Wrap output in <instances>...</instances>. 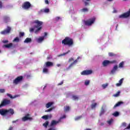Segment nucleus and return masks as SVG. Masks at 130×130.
<instances>
[{"instance_id":"f257e3e1","label":"nucleus","mask_w":130,"mask_h":130,"mask_svg":"<svg viewBox=\"0 0 130 130\" xmlns=\"http://www.w3.org/2000/svg\"><path fill=\"white\" fill-rule=\"evenodd\" d=\"M34 24H36V25H35L34 27H31L29 28V32H34L35 34H38L39 33V31L42 29V25L43 24V22L40 21L38 20H36L33 22ZM37 28V29L35 30V28Z\"/></svg>"},{"instance_id":"f03ea898","label":"nucleus","mask_w":130,"mask_h":130,"mask_svg":"<svg viewBox=\"0 0 130 130\" xmlns=\"http://www.w3.org/2000/svg\"><path fill=\"white\" fill-rule=\"evenodd\" d=\"M62 44L68 45L69 47L74 45V40L70 38V37H65L64 39L62 41Z\"/></svg>"},{"instance_id":"7ed1b4c3","label":"nucleus","mask_w":130,"mask_h":130,"mask_svg":"<svg viewBox=\"0 0 130 130\" xmlns=\"http://www.w3.org/2000/svg\"><path fill=\"white\" fill-rule=\"evenodd\" d=\"M95 21H96V18L95 17H93L87 20L84 21V24L85 26H91L92 24L95 23Z\"/></svg>"},{"instance_id":"20e7f679","label":"nucleus","mask_w":130,"mask_h":130,"mask_svg":"<svg viewBox=\"0 0 130 130\" xmlns=\"http://www.w3.org/2000/svg\"><path fill=\"white\" fill-rule=\"evenodd\" d=\"M116 62H117L116 60H113L112 61H110L108 60H105L103 62V67H107V66H108L109 64H111L112 63H116Z\"/></svg>"},{"instance_id":"39448f33","label":"nucleus","mask_w":130,"mask_h":130,"mask_svg":"<svg viewBox=\"0 0 130 130\" xmlns=\"http://www.w3.org/2000/svg\"><path fill=\"white\" fill-rule=\"evenodd\" d=\"M10 104H11V100L4 99L0 104V108L4 106H7V105H10Z\"/></svg>"},{"instance_id":"423d86ee","label":"nucleus","mask_w":130,"mask_h":130,"mask_svg":"<svg viewBox=\"0 0 130 130\" xmlns=\"http://www.w3.org/2000/svg\"><path fill=\"white\" fill-rule=\"evenodd\" d=\"M31 3L29 2H25L22 5V9L24 10H29L31 8Z\"/></svg>"},{"instance_id":"0eeeda50","label":"nucleus","mask_w":130,"mask_h":130,"mask_svg":"<svg viewBox=\"0 0 130 130\" xmlns=\"http://www.w3.org/2000/svg\"><path fill=\"white\" fill-rule=\"evenodd\" d=\"M23 81V76H19L16 78L15 80H13V84H15V85H18L20 82H22Z\"/></svg>"},{"instance_id":"6e6552de","label":"nucleus","mask_w":130,"mask_h":130,"mask_svg":"<svg viewBox=\"0 0 130 130\" xmlns=\"http://www.w3.org/2000/svg\"><path fill=\"white\" fill-rule=\"evenodd\" d=\"M11 30H12V28L10 26H7V28L2 31L1 32V34L2 35H7V34H10L11 33Z\"/></svg>"},{"instance_id":"1a4fd4ad","label":"nucleus","mask_w":130,"mask_h":130,"mask_svg":"<svg viewBox=\"0 0 130 130\" xmlns=\"http://www.w3.org/2000/svg\"><path fill=\"white\" fill-rule=\"evenodd\" d=\"M130 16V9H129V11H127L126 13H123L122 15H120L119 16V18L120 19L125 18H128Z\"/></svg>"},{"instance_id":"9d476101","label":"nucleus","mask_w":130,"mask_h":130,"mask_svg":"<svg viewBox=\"0 0 130 130\" xmlns=\"http://www.w3.org/2000/svg\"><path fill=\"white\" fill-rule=\"evenodd\" d=\"M93 73L92 70H84L81 73L82 76H88L91 75Z\"/></svg>"},{"instance_id":"9b49d317","label":"nucleus","mask_w":130,"mask_h":130,"mask_svg":"<svg viewBox=\"0 0 130 130\" xmlns=\"http://www.w3.org/2000/svg\"><path fill=\"white\" fill-rule=\"evenodd\" d=\"M33 118L32 117H30V114H27L25 115V116L22 118V121H27V120H32Z\"/></svg>"},{"instance_id":"f8f14e48","label":"nucleus","mask_w":130,"mask_h":130,"mask_svg":"<svg viewBox=\"0 0 130 130\" xmlns=\"http://www.w3.org/2000/svg\"><path fill=\"white\" fill-rule=\"evenodd\" d=\"M0 114H1V115H7V114H8V110H1Z\"/></svg>"},{"instance_id":"ddd939ff","label":"nucleus","mask_w":130,"mask_h":130,"mask_svg":"<svg viewBox=\"0 0 130 130\" xmlns=\"http://www.w3.org/2000/svg\"><path fill=\"white\" fill-rule=\"evenodd\" d=\"M10 114V115H13L15 113V111L13 109H9L7 110V114Z\"/></svg>"},{"instance_id":"4468645a","label":"nucleus","mask_w":130,"mask_h":130,"mask_svg":"<svg viewBox=\"0 0 130 130\" xmlns=\"http://www.w3.org/2000/svg\"><path fill=\"white\" fill-rule=\"evenodd\" d=\"M117 69H118V67L117 66V65L114 66L111 71V74H114V73H115V72L117 71Z\"/></svg>"},{"instance_id":"2eb2a0df","label":"nucleus","mask_w":130,"mask_h":130,"mask_svg":"<svg viewBox=\"0 0 130 130\" xmlns=\"http://www.w3.org/2000/svg\"><path fill=\"white\" fill-rule=\"evenodd\" d=\"M3 47H5V48H11V47H13V43H10L8 44L4 45Z\"/></svg>"},{"instance_id":"dca6fc26","label":"nucleus","mask_w":130,"mask_h":130,"mask_svg":"<svg viewBox=\"0 0 130 130\" xmlns=\"http://www.w3.org/2000/svg\"><path fill=\"white\" fill-rule=\"evenodd\" d=\"M4 21L6 23H9V22H10V17L7 16H5L4 17Z\"/></svg>"},{"instance_id":"f3484780","label":"nucleus","mask_w":130,"mask_h":130,"mask_svg":"<svg viewBox=\"0 0 130 130\" xmlns=\"http://www.w3.org/2000/svg\"><path fill=\"white\" fill-rule=\"evenodd\" d=\"M58 122H59L53 120L51 122L50 126H53L54 125H56V124L58 123Z\"/></svg>"},{"instance_id":"a211bd4d","label":"nucleus","mask_w":130,"mask_h":130,"mask_svg":"<svg viewBox=\"0 0 130 130\" xmlns=\"http://www.w3.org/2000/svg\"><path fill=\"white\" fill-rule=\"evenodd\" d=\"M80 58V57H78L77 59L74 60L72 63L70 64L69 66V68H72L74 66V64H75V63H77L78 62V59Z\"/></svg>"},{"instance_id":"6ab92c4d","label":"nucleus","mask_w":130,"mask_h":130,"mask_svg":"<svg viewBox=\"0 0 130 130\" xmlns=\"http://www.w3.org/2000/svg\"><path fill=\"white\" fill-rule=\"evenodd\" d=\"M30 42H32V39L30 38H27L24 41V43H29Z\"/></svg>"},{"instance_id":"aec40b11","label":"nucleus","mask_w":130,"mask_h":130,"mask_svg":"<svg viewBox=\"0 0 130 130\" xmlns=\"http://www.w3.org/2000/svg\"><path fill=\"white\" fill-rule=\"evenodd\" d=\"M123 82V78H122L119 81V83L116 84V86L117 87H119V86H121V84H122Z\"/></svg>"},{"instance_id":"412c9836","label":"nucleus","mask_w":130,"mask_h":130,"mask_svg":"<svg viewBox=\"0 0 130 130\" xmlns=\"http://www.w3.org/2000/svg\"><path fill=\"white\" fill-rule=\"evenodd\" d=\"M46 67H53V63L50 61H47L46 62Z\"/></svg>"},{"instance_id":"4be33fe9","label":"nucleus","mask_w":130,"mask_h":130,"mask_svg":"<svg viewBox=\"0 0 130 130\" xmlns=\"http://www.w3.org/2000/svg\"><path fill=\"white\" fill-rule=\"evenodd\" d=\"M104 113H105V110H104V107H102V109H101V111L100 113V116L103 115V114H104Z\"/></svg>"},{"instance_id":"5701e85b","label":"nucleus","mask_w":130,"mask_h":130,"mask_svg":"<svg viewBox=\"0 0 130 130\" xmlns=\"http://www.w3.org/2000/svg\"><path fill=\"white\" fill-rule=\"evenodd\" d=\"M49 12V9H48V8H46L45 9L41 10V13H48Z\"/></svg>"},{"instance_id":"b1692460","label":"nucleus","mask_w":130,"mask_h":130,"mask_svg":"<svg viewBox=\"0 0 130 130\" xmlns=\"http://www.w3.org/2000/svg\"><path fill=\"white\" fill-rule=\"evenodd\" d=\"M53 105V102H49L46 105V108H49L51 106Z\"/></svg>"},{"instance_id":"393cba45","label":"nucleus","mask_w":130,"mask_h":130,"mask_svg":"<svg viewBox=\"0 0 130 130\" xmlns=\"http://www.w3.org/2000/svg\"><path fill=\"white\" fill-rule=\"evenodd\" d=\"M121 104H123V102H119L117 104H115V105L114 106V108H115L116 107H118V106H120Z\"/></svg>"},{"instance_id":"a878e982","label":"nucleus","mask_w":130,"mask_h":130,"mask_svg":"<svg viewBox=\"0 0 130 130\" xmlns=\"http://www.w3.org/2000/svg\"><path fill=\"white\" fill-rule=\"evenodd\" d=\"M70 109H71L70 106H66L64 107V112H68V111H70Z\"/></svg>"},{"instance_id":"bb28decb","label":"nucleus","mask_w":130,"mask_h":130,"mask_svg":"<svg viewBox=\"0 0 130 130\" xmlns=\"http://www.w3.org/2000/svg\"><path fill=\"white\" fill-rule=\"evenodd\" d=\"M49 124V121H46L45 123L43 124V126H44V127H47L48 125Z\"/></svg>"},{"instance_id":"cd10ccee","label":"nucleus","mask_w":130,"mask_h":130,"mask_svg":"<svg viewBox=\"0 0 130 130\" xmlns=\"http://www.w3.org/2000/svg\"><path fill=\"white\" fill-rule=\"evenodd\" d=\"M44 40V36L40 37L38 39V42H42Z\"/></svg>"},{"instance_id":"c85d7f7f","label":"nucleus","mask_w":130,"mask_h":130,"mask_svg":"<svg viewBox=\"0 0 130 130\" xmlns=\"http://www.w3.org/2000/svg\"><path fill=\"white\" fill-rule=\"evenodd\" d=\"M97 106V103H94V104H92L91 105V109H94Z\"/></svg>"},{"instance_id":"c756f323","label":"nucleus","mask_w":130,"mask_h":130,"mask_svg":"<svg viewBox=\"0 0 130 130\" xmlns=\"http://www.w3.org/2000/svg\"><path fill=\"white\" fill-rule=\"evenodd\" d=\"M107 123L108 124H109V125H111V123H112V122H113V119L111 118V119H110L109 120H108L107 121Z\"/></svg>"},{"instance_id":"7c9ffc66","label":"nucleus","mask_w":130,"mask_h":130,"mask_svg":"<svg viewBox=\"0 0 130 130\" xmlns=\"http://www.w3.org/2000/svg\"><path fill=\"white\" fill-rule=\"evenodd\" d=\"M109 56L112 57V56H116V54H114L113 52H109L108 53Z\"/></svg>"},{"instance_id":"2f4dec72","label":"nucleus","mask_w":130,"mask_h":130,"mask_svg":"<svg viewBox=\"0 0 130 130\" xmlns=\"http://www.w3.org/2000/svg\"><path fill=\"white\" fill-rule=\"evenodd\" d=\"M49 117V116L46 115L43 116L42 117V118H43V119H45V120H46L48 119Z\"/></svg>"},{"instance_id":"473e14b6","label":"nucleus","mask_w":130,"mask_h":130,"mask_svg":"<svg viewBox=\"0 0 130 130\" xmlns=\"http://www.w3.org/2000/svg\"><path fill=\"white\" fill-rule=\"evenodd\" d=\"M113 115L115 116V117H117L118 115H119V113L118 112H115L113 114Z\"/></svg>"},{"instance_id":"72a5a7b5","label":"nucleus","mask_w":130,"mask_h":130,"mask_svg":"<svg viewBox=\"0 0 130 130\" xmlns=\"http://www.w3.org/2000/svg\"><path fill=\"white\" fill-rule=\"evenodd\" d=\"M120 94V91H118L117 92L113 95L114 97H118Z\"/></svg>"},{"instance_id":"f704fd0d","label":"nucleus","mask_w":130,"mask_h":130,"mask_svg":"<svg viewBox=\"0 0 130 130\" xmlns=\"http://www.w3.org/2000/svg\"><path fill=\"white\" fill-rule=\"evenodd\" d=\"M108 86V83L104 84L102 85L103 89H106Z\"/></svg>"},{"instance_id":"c9c22d12","label":"nucleus","mask_w":130,"mask_h":130,"mask_svg":"<svg viewBox=\"0 0 130 130\" xmlns=\"http://www.w3.org/2000/svg\"><path fill=\"white\" fill-rule=\"evenodd\" d=\"M123 64H124V62L122 61L119 64V68H123Z\"/></svg>"},{"instance_id":"e433bc0d","label":"nucleus","mask_w":130,"mask_h":130,"mask_svg":"<svg viewBox=\"0 0 130 130\" xmlns=\"http://www.w3.org/2000/svg\"><path fill=\"white\" fill-rule=\"evenodd\" d=\"M72 98H73V100H79V97L77 95H73Z\"/></svg>"},{"instance_id":"4c0bfd02","label":"nucleus","mask_w":130,"mask_h":130,"mask_svg":"<svg viewBox=\"0 0 130 130\" xmlns=\"http://www.w3.org/2000/svg\"><path fill=\"white\" fill-rule=\"evenodd\" d=\"M20 41V39L18 37H16L14 40H13V42H19Z\"/></svg>"},{"instance_id":"58836bf2","label":"nucleus","mask_w":130,"mask_h":130,"mask_svg":"<svg viewBox=\"0 0 130 130\" xmlns=\"http://www.w3.org/2000/svg\"><path fill=\"white\" fill-rule=\"evenodd\" d=\"M82 116H79L75 118V120H80L81 118H82Z\"/></svg>"},{"instance_id":"ea45409f","label":"nucleus","mask_w":130,"mask_h":130,"mask_svg":"<svg viewBox=\"0 0 130 130\" xmlns=\"http://www.w3.org/2000/svg\"><path fill=\"white\" fill-rule=\"evenodd\" d=\"M7 96H8V97H9L11 99H14V98H15V97H13V96L11 94L7 93Z\"/></svg>"},{"instance_id":"a19ab883","label":"nucleus","mask_w":130,"mask_h":130,"mask_svg":"<svg viewBox=\"0 0 130 130\" xmlns=\"http://www.w3.org/2000/svg\"><path fill=\"white\" fill-rule=\"evenodd\" d=\"M70 50H69L68 51H67V52L66 53H64L63 54H61V55H60V56H64V55H66V54H68V53H69V52H70Z\"/></svg>"},{"instance_id":"79ce46f5","label":"nucleus","mask_w":130,"mask_h":130,"mask_svg":"<svg viewBox=\"0 0 130 130\" xmlns=\"http://www.w3.org/2000/svg\"><path fill=\"white\" fill-rule=\"evenodd\" d=\"M82 12H83L84 13H85V12H88V8H83L82 9H81Z\"/></svg>"},{"instance_id":"37998d69","label":"nucleus","mask_w":130,"mask_h":130,"mask_svg":"<svg viewBox=\"0 0 130 130\" xmlns=\"http://www.w3.org/2000/svg\"><path fill=\"white\" fill-rule=\"evenodd\" d=\"M43 73H48V69L47 68H44L43 70Z\"/></svg>"},{"instance_id":"c03bdc74","label":"nucleus","mask_w":130,"mask_h":130,"mask_svg":"<svg viewBox=\"0 0 130 130\" xmlns=\"http://www.w3.org/2000/svg\"><path fill=\"white\" fill-rule=\"evenodd\" d=\"M90 84V81L89 80H86L85 82V85H86V86H88V85H89Z\"/></svg>"},{"instance_id":"a18cd8bd","label":"nucleus","mask_w":130,"mask_h":130,"mask_svg":"<svg viewBox=\"0 0 130 130\" xmlns=\"http://www.w3.org/2000/svg\"><path fill=\"white\" fill-rule=\"evenodd\" d=\"M24 35H25V34L24 32H20L19 33V37H23V36H24Z\"/></svg>"},{"instance_id":"49530a36","label":"nucleus","mask_w":130,"mask_h":130,"mask_svg":"<svg viewBox=\"0 0 130 130\" xmlns=\"http://www.w3.org/2000/svg\"><path fill=\"white\" fill-rule=\"evenodd\" d=\"M53 109V108L48 109V110L45 111V112H50V111H52Z\"/></svg>"},{"instance_id":"de8ad7c7","label":"nucleus","mask_w":130,"mask_h":130,"mask_svg":"<svg viewBox=\"0 0 130 130\" xmlns=\"http://www.w3.org/2000/svg\"><path fill=\"white\" fill-rule=\"evenodd\" d=\"M6 92V89H0V93H5Z\"/></svg>"},{"instance_id":"09e8293b","label":"nucleus","mask_w":130,"mask_h":130,"mask_svg":"<svg viewBox=\"0 0 130 130\" xmlns=\"http://www.w3.org/2000/svg\"><path fill=\"white\" fill-rule=\"evenodd\" d=\"M122 126H124V127H125V126H126V123H125V122H123L122 123Z\"/></svg>"},{"instance_id":"8fccbe9b","label":"nucleus","mask_w":130,"mask_h":130,"mask_svg":"<svg viewBox=\"0 0 130 130\" xmlns=\"http://www.w3.org/2000/svg\"><path fill=\"white\" fill-rule=\"evenodd\" d=\"M3 43H4L5 44H6V43H9V41L8 40H4L2 41Z\"/></svg>"},{"instance_id":"3c124183","label":"nucleus","mask_w":130,"mask_h":130,"mask_svg":"<svg viewBox=\"0 0 130 130\" xmlns=\"http://www.w3.org/2000/svg\"><path fill=\"white\" fill-rule=\"evenodd\" d=\"M59 20H60V17H56V18H55V21H56L57 22V21H59Z\"/></svg>"},{"instance_id":"603ef678","label":"nucleus","mask_w":130,"mask_h":130,"mask_svg":"<svg viewBox=\"0 0 130 130\" xmlns=\"http://www.w3.org/2000/svg\"><path fill=\"white\" fill-rule=\"evenodd\" d=\"M45 3L46 4V5H49V2L48 1V0H45Z\"/></svg>"},{"instance_id":"864d4df0","label":"nucleus","mask_w":130,"mask_h":130,"mask_svg":"<svg viewBox=\"0 0 130 130\" xmlns=\"http://www.w3.org/2000/svg\"><path fill=\"white\" fill-rule=\"evenodd\" d=\"M66 118V115H63L62 117L60 118V119H63Z\"/></svg>"},{"instance_id":"5fc2aeb1","label":"nucleus","mask_w":130,"mask_h":130,"mask_svg":"<svg viewBox=\"0 0 130 130\" xmlns=\"http://www.w3.org/2000/svg\"><path fill=\"white\" fill-rule=\"evenodd\" d=\"M130 128V123L128 125V126L125 128V129H129Z\"/></svg>"},{"instance_id":"6e6d98bb","label":"nucleus","mask_w":130,"mask_h":130,"mask_svg":"<svg viewBox=\"0 0 130 130\" xmlns=\"http://www.w3.org/2000/svg\"><path fill=\"white\" fill-rule=\"evenodd\" d=\"M26 78H27V79H29V78H31V75H30V74H27V75H26Z\"/></svg>"},{"instance_id":"4d7b16f0","label":"nucleus","mask_w":130,"mask_h":130,"mask_svg":"<svg viewBox=\"0 0 130 130\" xmlns=\"http://www.w3.org/2000/svg\"><path fill=\"white\" fill-rule=\"evenodd\" d=\"M73 60H74V58H71L69 60V62H71V61H73Z\"/></svg>"},{"instance_id":"13d9d810","label":"nucleus","mask_w":130,"mask_h":130,"mask_svg":"<svg viewBox=\"0 0 130 130\" xmlns=\"http://www.w3.org/2000/svg\"><path fill=\"white\" fill-rule=\"evenodd\" d=\"M3 8V3L0 1V9H2Z\"/></svg>"},{"instance_id":"bf43d9fd","label":"nucleus","mask_w":130,"mask_h":130,"mask_svg":"<svg viewBox=\"0 0 130 130\" xmlns=\"http://www.w3.org/2000/svg\"><path fill=\"white\" fill-rule=\"evenodd\" d=\"M84 4H85V6H89V3L87 2H85Z\"/></svg>"},{"instance_id":"052dcab7","label":"nucleus","mask_w":130,"mask_h":130,"mask_svg":"<svg viewBox=\"0 0 130 130\" xmlns=\"http://www.w3.org/2000/svg\"><path fill=\"white\" fill-rule=\"evenodd\" d=\"M113 13H117V11H116V10H115V8H114Z\"/></svg>"},{"instance_id":"680f3d73","label":"nucleus","mask_w":130,"mask_h":130,"mask_svg":"<svg viewBox=\"0 0 130 130\" xmlns=\"http://www.w3.org/2000/svg\"><path fill=\"white\" fill-rule=\"evenodd\" d=\"M63 84V82L61 81L60 83H58V86H60V85H62Z\"/></svg>"},{"instance_id":"e2e57ef3","label":"nucleus","mask_w":130,"mask_h":130,"mask_svg":"<svg viewBox=\"0 0 130 130\" xmlns=\"http://www.w3.org/2000/svg\"><path fill=\"white\" fill-rule=\"evenodd\" d=\"M44 37H45V36H47V32H44Z\"/></svg>"},{"instance_id":"0e129e2a","label":"nucleus","mask_w":130,"mask_h":130,"mask_svg":"<svg viewBox=\"0 0 130 130\" xmlns=\"http://www.w3.org/2000/svg\"><path fill=\"white\" fill-rule=\"evenodd\" d=\"M61 66L60 64H57V67H59Z\"/></svg>"},{"instance_id":"69168bd1","label":"nucleus","mask_w":130,"mask_h":130,"mask_svg":"<svg viewBox=\"0 0 130 130\" xmlns=\"http://www.w3.org/2000/svg\"><path fill=\"white\" fill-rule=\"evenodd\" d=\"M17 121H18V120H17L16 121H13L12 122H13V123H15L17 122Z\"/></svg>"},{"instance_id":"338daca9","label":"nucleus","mask_w":130,"mask_h":130,"mask_svg":"<svg viewBox=\"0 0 130 130\" xmlns=\"http://www.w3.org/2000/svg\"><path fill=\"white\" fill-rule=\"evenodd\" d=\"M117 27H118V24H117V25L116 26V30H117Z\"/></svg>"},{"instance_id":"774afa93","label":"nucleus","mask_w":130,"mask_h":130,"mask_svg":"<svg viewBox=\"0 0 130 130\" xmlns=\"http://www.w3.org/2000/svg\"><path fill=\"white\" fill-rule=\"evenodd\" d=\"M108 2H112L113 0H107Z\"/></svg>"}]
</instances>
